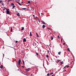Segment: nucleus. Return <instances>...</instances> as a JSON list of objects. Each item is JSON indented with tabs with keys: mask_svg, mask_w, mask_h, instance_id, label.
I'll return each mask as SVG.
<instances>
[{
	"mask_svg": "<svg viewBox=\"0 0 76 76\" xmlns=\"http://www.w3.org/2000/svg\"><path fill=\"white\" fill-rule=\"evenodd\" d=\"M41 14L42 15H44V14H43V13H41Z\"/></svg>",
	"mask_w": 76,
	"mask_h": 76,
	"instance_id": "nucleus-32",
	"label": "nucleus"
},
{
	"mask_svg": "<svg viewBox=\"0 0 76 76\" xmlns=\"http://www.w3.org/2000/svg\"><path fill=\"white\" fill-rule=\"evenodd\" d=\"M58 61H57V63H58Z\"/></svg>",
	"mask_w": 76,
	"mask_h": 76,
	"instance_id": "nucleus-38",
	"label": "nucleus"
},
{
	"mask_svg": "<svg viewBox=\"0 0 76 76\" xmlns=\"http://www.w3.org/2000/svg\"><path fill=\"white\" fill-rule=\"evenodd\" d=\"M51 40H53V37H51Z\"/></svg>",
	"mask_w": 76,
	"mask_h": 76,
	"instance_id": "nucleus-11",
	"label": "nucleus"
},
{
	"mask_svg": "<svg viewBox=\"0 0 76 76\" xmlns=\"http://www.w3.org/2000/svg\"><path fill=\"white\" fill-rule=\"evenodd\" d=\"M17 3H18V4L20 6H22V5H21V4H20V3L18 2Z\"/></svg>",
	"mask_w": 76,
	"mask_h": 76,
	"instance_id": "nucleus-6",
	"label": "nucleus"
},
{
	"mask_svg": "<svg viewBox=\"0 0 76 76\" xmlns=\"http://www.w3.org/2000/svg\"><path fill=\"white\" fill-rule=\"evenodd\" d=\"M36 54L37 56H38V53H36Z\"/></svg>",
	"mask_w": 76,
	"mask_h": 76,
	"instance_id": "nucleus-22",
	"label": "nucleus"
},
{
	"mask_svg": "<svg viewBox=\"0 0 76 76\" xmlns=\"http://www.w3.org/2000/svg\"><path fill=\"white\" fill-rule=\"evenodd\" d=\"M6 10L7 12H6V13H7L8 15H9V14H10V11H9V9H7Z\"/></svg>",
	"mask_w": 76,
	"mask_h": 76,
	"instance_id": "nucleus-1",
	"label": "nucleus"
},
{
	"mask_svg": "<svg viewBox=\"0 0 76 76\" xmlns=\"http://www.w3.org/2000/svg\"><path fill=\"white\" fill-rule=\"evenodd\" d=\"M46 57H47V58H48V55H46Z\"/></svg>",
	"mask_w": 76,
	"mask_h": 76,
	"instance_id": "nucleus-21",
	"label": "nucleus"
},
{
	"mask_svg": "<svg viewBox=\"0 0 76 76\" xmlns=\"http://www.w3.org/2000/svg\"><path fill=\"white\" fill-rule=\"evenodd\" d=\"M23 41L24 42H26V38H24L23 39Z\"/></svg>",
	"mask_w": 76,
	"mask_h": 76,
	"instance_id": "nucleus-3",
	"label": "nucleus"
},
{
	"mask_svg": "<svg viewBox=\"0 0 76 76\" xmlns=\"http://www.w3.org/2000/svg\"><path fill=\"white\" fill-rule=\"evenodd\" d=\"M18 42L17 41H16V43H18Z\"/></svg>",
	"mask_w": 76,
	"mask_h": 76,
	"instance_id": "nucleus-33",
	"label": "nucleus"
},
{
	"mask_svg": "<svg viewBox=\"0 0 76 76\" xmlns=\"http://www.w3.org/2000/svg\"><path fill=\"white\" fill-rule=\"evenodd\" d=\"M39 22H40V21H39Z\"/></svg>",
	"mask_w": 76,
	"mask_h": 76,
	"instance_id": "nucleus-39",
	"label": "nucleus"
},
{
	"mask_svg": "<svg viewBox=\"0 0 76 76\" xmlns=\"http://www.w3.org/2000/svg\"><path fill=\"white\" fill-rule=\"evenodd\" d=\"M17 16H20V14H19V13H18L17 14Z\"/></svg>",
	"mask_w": 76,
	"mask_h": 76,
	"instance_id": "nucleus-5",
	"label": "nucleus"
},
{
	"mask_svg": "<svg viewBox=\"0 0 76 76\" xmlns=\"http://www.w3.org/2000/svg\"><path fill=\"white\" fill-rule=\"evenodd\" d=\"M49 75H50V74H49V73H48L47 74V76H49Z\"/></svg>",
	"mask_w": 76,
	"mask_h": 76,
	"instance_id": "nucleus-26",
	"label": "nucleus"
},
{
	"mask_svg": "<svg viewBox=\"0 0 76 76\" xmlns=\"http://www.w3.org/2000/svg\"><path fill=\"white\" fill-rule=\"evenodd\" d=\"M60 63H61V64H63V61H61L60 62Z\"/></svg>",
	"mask_w": 76,
	"mask_h": 76,
	"instance_id": "nucleus-9",
	"label": "nucleus"
},
{
	"mask_svg": "<svg viewBox=\"0 0 76 76\" xmlns=\"http://www.w3.org/2000/svg\"><path fill=\"white\" fill-rule=\"evenodd\" d=\"M60 61V60H58V62H59Z\"/></svg>",
	"mask_w": 76,
	"mask_h": 76,
	"instance_id": "nucleus-29",
	"label": "nucleus"
},
{
	"mask_svg": "<svg viewBox=\"0 0 76 76\" xmlns=\"http://www.w3.org/2000/svg\"><path fill=\"white\" fill-rule=\"evenodd\" d=\"M24 29V27H22L21 29V31H23V30Z\"/></svg>",
	"mask_w": 76,
	"mask_h": 76,
	"instance_id": "nucleus-8",
	"label": "nucleus"
},
{
	"mask_svg": "<svg viewBox=\"0 0 76 76\" xmlns=\"http://www.w3.org/2000/svg\"><path fill=\"white\" fill-rule=\"evenodd\" d=\"M36 18H37V19H38V17H36Z\"/></svg>",
	"mask_w": 76,
	"mask_h": 76,
	"instance_id": "nucleus-31",
	"label": "nucleus"
},
{
	"mask_svg": "<svg viewBox=\"0 0 76 76\" xmlns=\"http://www.w3.org/2000/svg\"><path fill=\"white\" fill-rule=\"evenodd\" d=\"M20 62H21V60H20V59H19L18 62L19 66L20 65Z\"/></svg>",
	"mask_w": 76,
	"mask_h": 76,
	"instance_id": "nucleus-2",
	"label": "nucleus"
},
{
	"mask_svg": "<svg viewBox=\"0 0 76 76\" xmlns=\"http://www.w3.org/2000/svg\"><path fill=\"white\" fill-rule=\"evenodd\" d=\"M26 71H27L28 72V71H29V69H26Z\"/></svg>",
	"mask_w": 76,
	"mask_h": 76,
	"instance_id": "nucleus-24",
	"label": "nucleus"
},
{
	"mask_svg": "<svg viewBox=\"0 0 76 76\" xmlns=\"http://www.w3.org/2000/svg\"><path fill=\"white\" fill-rule=\"evenodd\" d=\"M23 63L24 65H25V62H24V61L23 60Z\"/></svg>",
	"mask_w": 76,
	"mask_h": 76,
	"instance_id": "nucleus-12",
	"label": "nucleus"
},
{
	"mask_svg": "<svg viewBox=\"0 0 76 76\" xmlns=\"http://www.w3.org/2000/svg\"><path fill=\"white\" fill-rule=\"evenodd\" d=\"M8 59H9V58H8Z\"/></svg>",
	"mask_w": 76,
	"mask_h": 76,
	"instance_id": "nucleus-41",
	"label": "nucleus"
},
{
	"mask_svg": "<svg viewBox=\"0 0 76 76\" xmlns=\"http://www.w3.org/2000/svg\"><path fill=\"white\" fill-rule=\"evenodd\" d=\"M3 55L4 56V54H3Z\"/></svg>",
	"mask_w": 76,
	"mask_h": 76,
	"instance_id": "nucleus-37",
	"label": "nucleus"
},
{
	"mask_svg": "<svg viewBox=\"0 0 76 76\" xmlns=\"http://www.w3.org/2000/svg\"><path fill=\"white\" fill-rule=\"evenodd\" d=\"M60 54H61V52H59L58 53V54L60 55Z\"/></svg>",
	"mask_w": 76,
	"mask_h": 76,
	"instance_id": "nucleus-16",
	"label": "nucleus"
},
{
	"mask_svg": "<svg viewBox=\"0 0 76 76\" xmlns=\"http://www.w3.org/2000/svg\"><path fill=\"white\" fill-rule=\"evenodd\" d=\"M42 23H43V24H44L45 25V23H43V21H42Z\"/></svg>",
	"mask_w": 76,
	"mask_h": 76,
	"instance_id": "nucleus-17",
	"label": "nucleus"
},
{
	"mask_svg": "<svg viewBox=\"0 0 76 76\" xmlns=\"http://www.w3.org/2000/svg\"><path fill=\"white\" fill-rule=\"evenodd\" d=\"M12 6L13 7H12V9H13L14 8H15V6Z\"/></svg>",
	"mask_w": 76,
	"mask_h": 76,
	"instance_id": "nucleus-14",
	"label": "nucleus"
},
{
	"mask_svg": "<svg viewBox=\"0 0 76 76\" xmlns=\"http://www.w3.org/2000/svg\"><path fill=\"white\" fill-rule=\"evenodd\" d=\"M11 5H14V4L13 3H12L11 4Z\"/></svg>",
	"mask_w": 76,
	"mask_h": 76,
	"instance_id": "nucleus-20",
	"label": "nucleus"
},
{
	"mask_svg": "<svg viewBox=\"0 0 76 76\" xmlns=\"http://www.w3.org/2000/svg\"><path fill=\"white\" fill-rule=\"evenodd\" d=\"M22 67H23V68H24V67H23V66H22Z\"/></svg>",
	"mask_w": 76,
	"mask_h": 76,
	"instance_id": "nucleus-36",
	"label": "nucleus"
},
{
	"mask_svg": "<svg viewBox=\"0 0 76 76\" xmlns=\"http://www.w3.org/2000/svg\"><path fill=\"white\" fill-rule=\"evenodd\" d=\"M11 32H12V28H11Z\"/></svg>",
	"mask_w": 76,
	"mask_h": 76,
	"instance_id": "nucleus-23",
	"label": "nucleus"
},
{
	"mask_svg": "<svg viewBox=\"0 0 76 76\" xmlns=\"http://www.w3.org/2000/svg\"><path fill=\"white\" fill-rule=\"evenodd\" d=\"M22 3H23V2H22Z\"/></svg>",
	"mask_w": 76,
	"mask_h": 76,
	"instance_id": "nucleus-40",
	"label": "nucleus"
},
{
	"mask_svg": "<svg viewBox=\"0 0 76 76\" xmlns=\"http://www.w3.org/2000/svg\"><path fill=\"white\" fill-rule=\"evenodd\" d=\"M36 34L37 35V37H39V35H38V34L37 33H36Z\"/></svg>",
	"mask_w": 76,
	"mask_h": 76,
	"instance_id": "nucleus-7",
	"label": "nucleus"
},
{
	"mask_svg": "<svg viewBox=\"0 0 76 76\" xmlns=\"http://www.w3.org/2000/svg\"><path fill=\"white\" fill-rule=\"evenodd\" d=\"M63 45H65V43H63Z\"/></svg>",
	"mask_w": 76,
	"mask_h": 76,
	"instance_id": "nucleus-35",
	"label": "nucleus"
},
{
	"mask_svg": "<svg viewBox=\"0 0 76 76\" xmlns=\"http://www.w3.org/2000/svg\"><path fill=\"white\" fill-rule=\"evenodd\" d=\"M69 51H70V50L69 49V48H68L67 49Z\"/></svg>",
	"mask_w": 76,
	"mask_h": 76,
	"instance_id": "nucleus-18",
	"label": "nucleus"
},
{
	"mask_svg": "<svg viewBox=\"0 0 76 76\" xmlns=\"http://www.w3.org/2000/svg\"><path fill=\"white\" fill-rule=\"evenodd\" d=\"M53 72H52L50 74V75H53Z\"/></svg>",
	"mask_w": 76,
	"mask_h": 76,
	"instance_id": "nucleus-19",
	"label": "nucleus"
},
{
	"mask_svg": "<svg viewBox=\"0 0 76 76\" xmlns=\"http://www.w3.org/2000/svg\"><path fill=\"white\" fill-rule=\"evenodd\" d=\"M22 9H24V10L26 9V8H22Z\"/></svg>",
	"mask_w": 76,
	"mask_h": 76,
	"instance_id": "nucleus-25",
	"label": "nucleus"
},
{
	"mask_svg": "<svg viewBox=\"0 0 76 76\" xmlns=\"http://www.w3.org/2000/svg\"><path fill=\"white\" fill-rule=\"evenodd\" d=\"M2 67H3V66L1 65V66L0 67V68H1V69H2Z\"/></svg>",
	"mask_w": 76,
	"mask_h": 76,
	"instance_id": "nucleus-15",
	"label": "nucleus"
},
{
	"mask_svg": "<svg viewBox=\"0 0 76 76\" xmlns=\"http://www.w3.org/2000/svg\"><path fill=\"white\" fill-rule=\"evenodd\" d=\"M30 35L31 36H32V32H30Z\"/></svg>",
	"mask_w": 76,
	"mask_h": 76,
	"instance_id": "nucleus-13",
	"label": "nucleus"
},
{
	"mask_svg": "<svg viewBox=\"0 0 76 76\" xmlns=\"http://www.w3.org/2000/svg\"><path fill=\"white\" fill-rule=\"evenodd\" d=\"M42 27L43 28H45V25H43L42 26Z\"/></svg>",
	"mask_w": 76,
	"mask_h": 76,
	"instance_id": "nucleus-10",
	"label": "nucleus"
},
{
	"mask_svg": "<svg viewBox=\"0 0 76 76\" xmlns=\"http://www.w3.org/2000/svg\"><path fill=\"white\" fill-rule=\"evenodd\" d=\"M28 3H30V1H28Z\"/></svg>",
	"mask_w": 76,
	"mask_h": 76,
	"instance_id": "nucleus-27",
	"label": "nucleus"
},
{
	"mask_svg": "<svg viewBox=\"0 0 76 76\" xmlns=\"http://www.w3.org/2000/svg\"><path fill=\"white\" fill-rule=\"evenodd\" d=\"M33 17H35V15H33Z\"/></svg>",
	"mask_w": 76,
	"mask_h": 76,
	"instance_id": "nucleus-30",
	"label": "nucleus"
},
{
	"mask_svg": "<svg viewBox=\"0 0 76 76\" xmlns=\"http://www.w3.org/2000/svg\"><path fill=\"white\" fill-rule=\"evenodd\" d=\"M69 66H67V65H66V66H64V68H65V67H67V68H68V67H69Z\"/></svg>",
	"mask_w": 76,
	"mask_h": 76,
	"instance_id": "nucleus-4",
	"label": "nucleus"
},
{
	"mask_svg": "<svg viewBox=\"0 0 76 76\" xmlns=\"http://www.w3.org/2000/svg\"><path fill=\"white\" fill-rule=\"evenodd\" d=\"M58 38H59V36H58Z\"/></svg>",
	"mask_w": 76,
	"mask_h": 76,
	"instance_id": "nucleus-28",
	"label": "nucleus"
},
{
	"mask_svg": "<svg viewBox=\"0 0 76 76\" xmlns=\"http://www.w3.org/2000/svg\"><path fill=\"white\" fill-rule=\"evenodd\" d=\"M61 41H62V42L63 41V40H62V39H61Z\"/></svg>",
	"mask_w": 76,
	"mask_h": 76,
	"instance_id": "nucleus-34",
	"label": "nucleus"
}]
</instances>
